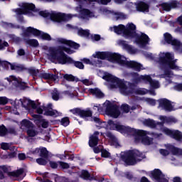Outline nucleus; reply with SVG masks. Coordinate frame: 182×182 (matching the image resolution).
<instances>
[{
	"label": "nucleus",
	"instance_id": "nucleus-1",
	"mask_svg": "<svg viewBox=\"0 0 182 182\" xmlns=\"http://www.w3.org/2000/svg\"><path fill=\"white\" fill-rule=\"evenodd\" d=\"M56 42L62 46L57 48L50 47L48 49L47 55L48 56V59H50L51 62L53 63H59L60 65L73 63L74 66L77 68V69H85L83 63L80 61H75L72 58L65 54L68 53V55H72V53H75V50L73 49H79V48H80V45L72 41L60 38H57Z\"/></svg>",
	"mask_w": 182,
	"mask_h": 182
},
{
	"label": "nucleus",
	"instance_id": "nucleus-2",
	"mask_svg": "<svg viewBox=\"0 0 182 182\" xmlns=\"http://www.w3.org/2000/svg\"><path fill=\"white\" fill-rule=\"evenodd\" d=\"M99 59H101V60ZM106 59L107 60H109V62L118 63L120 66L134 69V70H136V72H140L144 69L143 68V65L136 61H127V59L124 56L110 52L97 51L92 55V58L91 59L83 58L81 60L86 63V65H92V66L101 68L102 60H105Z\"/></svg>",
	"mask_w": 182,
	"mask_h": 182
},
{
	"label": "nucleus",
	"instance_id": "nucleus-3",
	"mask_svg": "<svg viewBox=\"0 0 182 182\" xmlns=\"http://www.w3.org/2000/svg\"><path fill=\"white\" fill-rule=\"evenodd\" d=\"M18 9H14L12 11L15 12L17 16L21 15H27L28 16H43V18H48L53 21V22H68L72 18H76L77 14H65L52 11L49 13L48 11H36L35 10V4L32 3L20 2L18 4Z\"/></svg>",
	"mask_w": 182,
	"mask_h": 182
},
{
	"label": "nucleus",
	"instance_id": "nucleus-4",
	"mask_svg": "<svg viewBox=\"0 0 182 182\" xmlns=\"http://www.w3.org/2000/svg\"><path fill=\"white\" fill-rule=\"evenodd\" d=\"M102 78L108 82L109 89H119L121 95L124 96H136V95H146V93L156 96V91L154 90L149 91L145 88H137L134 84L124 80H120L109 73H105Z\"/></svg>",
	"mask_w": 182,
	"mask_h": 182
},
{
	"label": "nucleus",
	"instance_id": "nucleus-5",
	"mask_svg": "<svg viewBox=\"0 0 182 182\" xmlns=\"http://www.w3.org/2000/svg\"><path fill=\"white\" fill-rule=\"evenodd\" d=\"M111 32L117 35H122L126 39H134V43L139 48H146L150 45V38L144 33L136 32V25L129 23L126 26L123 24L109 27Z\"/></svg>",
	"mask_w": 182,
	"mask_h": 182
},
{
	"label": "nucleus",
	"instance_id": "nucleus-6",
	"mask_svg": "<svg viewBox=\"0 0 182 182\" xmlns=\"http://www.w3.org/2000/svg\"><path fill=\"white\" fill-rule=\"evenodd\" d=\"M77 6L75 8L76 12L80 14L81 19H89L90 18H97L99 14L95 11V4L99 5H108L112 0H74Z\"/></svg>",
	"mask_w": 182,
	"mask_h": 182
},
{
	"label": "nucleus",
	"instance_id": "nucleus-7",
	"mask_svg": "<svg viewBox=\"0 0 182 182\" xmlns=\"http://www.w3.org/2000/svg\"><path fill=\"white\" fill-rule=\"evenodd\" d=\"M177 60H174V54L173 53H160L159 59L156 60L158 66L161 70H164V74L159 75V77H164L166 80L171 79L174 76L173 70H182V68L176 64Z\"/></svg>",
	"mask_w": 182,
	"mask_h": 182
},
{
	"label": "nucleus",
	"instance_id": "nucleus-8",
	"mask_svg": "<svg viewBox=\"0 0 182 182\" xmlns=\"http://www.w3.org/2000/svg\"><path fill=\"white\" fill-rule=\"evenodd\" d=\"M108 124L111 130H117L122 134H127L128 136H134L135 139V143H139L140 141L142 144L145 146H150L153 143V138H150L147 136H144V132L141 130H137L129 127H124L120 125L119 122H114L112 120L108 121Z\"/></svg>",
	"mask_w": 182,
	"mask_h": 182
},
{
	"label": "nucleus",
	"instance_id": "nucleus-9",
	"mask_svg": "<svg viewBox=\"0 0 182 182\" xmlns=\"http://www.w3.org/2000/svg\"><path fill=\"white\" fill-rule=\"evenodd\" d=\"M93 111L95 113V117L93 116L91 117L92 122H95L96 124L97 129H105L106 127V122H102L100 118H99V113L100 112H105L107 116L110 117H113L114 119H117L119 116H120V111L119 110V107L112 103L110 101L107 100L102 105H96L93 107Z\"/></svg>",
	"mask_w": 182,
	"mask_h": 182
},
{
	"label": "nucleus",
	"instance_id": "nucleus-10",
	"mask_svg": "<svg viewBox=\"0 0 182 182\" xmlns=\"http://www.w3.org/2000/svg\"><path fill=\"white\" fill-rule=\"evenodd\" d=\"M20 102L21 103V106L25 109H28V106H31L32 109H36V112L38 114L51 116V117H58V116H60V112L52 109V104H48L47 107H45V105L36 104L34 101H31L28 98L20 99Z\"/></svg>",
	"mask_w": 182,
	"mask_h": 182
},
{
	"label": "nucleus",
	"instance_id": "nucleus-11",
	"mask_svg": "<svg viewBox=\"0 0 182 182\" xmlns=\"http://www.w3.org/2000/svg\"><path fill=\"white\" fill-rule=\"evenodd\" d=\"M121 158L127 166H134L146 159V156L136 149L125 151L121 153Z\"/></svg>",
	"mask_w": 182,
	"mask_h": 182
},
{
	"label": "nucleus",
	"instance_id": "nucleus-12",
	"mask_svg": "<svg viewBox=\"0 0 182 182\" xmlns=\"http://www.w3.org/2000/svg\"><path fill=\"white\" fill-rule=\"evenodd\" d=\"M30 35H33L40 38V39H43L44 41H50V36L46 33H43L33 27H28L24 31L25 36H29Z\"/></svg>",
	"mask_w": 182,
	"mask_h": 182
},
{
	"label": "nucleus",
	"instance_id": "nucleus-13",
	"mask_svg": "<svg viewBox=\"0 0 182 182\" xmlns=\"http://www.w3.org/2000/svg\"><path fill=\"white\" fill-rule=\"evenodd\" d=\"M53 100L56 102L63 97H70V99H74V97H79V94L77 92H70V91H63L61 94L59 93L58 90L55 89L51 92Z\"/></svg>",
	"mask_w": 182,
	"mask_h": 182
},
{
	"label": "nucleus",
	"instance_id": "nucleus-14",
	"mask_svg": "<svg viewBox=\"0 0 182 182\" xmlns=\"http://www.w3.org/2000/svg\"><path fill=\"white\" fill-rule=\"evenodd\" d=\"M21 127L23 130H27V134L29 137H35L38 134V132L35 130V126L31 121L28 119H23L21 123Z\"/></svg>",
	"mask_w": 182,
	"mask_h": 182
},
{
	"label": "nucleus",
	"instance_id": "nucleus-15",
	"mask_svg": "<svg viewBox=\"0 0 182 182\" xmlns=\"http://www.w3.org/2000/svg\"><path fill=\"white\" fill-rule=\"evenodd\" d=\"M90 147H93V151L95 154H99L102 152V147L99 148L97 146L99 143V132H95L92 135L90 136L89 139Z\"/></svg>",
	"mask_w": 182,
	"mask_h": 182
},
{
	"label": "nucleus",
	"instance_id": "nucleus-16",
	"mask_svg": "<svg viewBox=\"0 0 182 182\" xmlns=\"http://www.w3.org/2000/svg\"><path fill=\"white\" fill-rule=\"evenodd\" d=\"M164 38L166 43L172 45V46H173L174 49L176 50H182V43H181L179 41L173 38L171 34L165 33L164 34Z\"/></svg>",
	"mask_w": 182,
	"mask_h": 182
},
{
	"label": "nucleus",
	"instance_id": "nucleus-17",
	"mask_svg": "<svg viewBox=\"0 0 182 182\" xmlns=\"http://www.w3.org/2000/svg\"><path fill=\"white\" fill-rule=\"evenodd\" d=\"M162 133L166 134V136H169L172 139L176 140L179 143H182V133L178 130H171L168 129V128L164 127L161 129Z\"/></svg>",
	"mask_w": 182,
	"mask_h": 182
},
{
	"label": "nucleus",
	"instance_id": "nucleus-18",
	"mask_svg": "<svg viewBox=\"0 0 182 182\" xmlns=\"http://www.w3.org/2000/svg\"><path fill=\"white\" fill-rule=\"evenodd\" d=\"M70 112L75 116H80V117H92V111L89 108L86 109L74 108L73 109H70Z\"/></svg>",
	"mask_w": 182,
	"mask_h": 182
},
{
	"label": "nucleus",
	"instance_id": "nucleus-19",
	"mask_svg": "<svg viewBox=\"0 0 182 182\" xmlns=\"http://www.w3.org/2000/svg\"><path fill=\"white\" fill-rule=\"evenodd\" d=\"M7 174L9 177H11V178L18 180V181L23 180V178H25V176H26V173H25V171L22 168L17 169L16 171L7 172Z\"/></svg>",
	"mask_w": 182,
	"mask_h": 182
},
{
	"label": "nucleus",
	"instance_id": "nucleus-20",
	"mask_svg": "<svg viewBox=\"0 0 182 182\" xmlns=\"http://www.w3.org/2000/svg\"><path fill=\"white\" fill-rule=\"evenodd\" d=\"M139 79L145 83H149L151 89H159L160 87V82L156 80H152L150 75H141Z\"/></svg>",
	"mask_w": 182,
	"mask_h": 182
},
{
	"label": "nucleus",
	"instance_id": "nucleus-21",
	"mask_svg": "<svg viewBox=\"0 0 182 182\" xmlns=\"http://www.w3.org/2000/svg\"><path fill=\"white\" fill-rule=\"evenodd\" d=\"M158 102L159 103V107L162 110H165V112H172V110H174L173 105H171V102H170L168 100L163 98L159 100Z\"/></svg>",
	"mask_w": 182,
	"mask_h": 182
},
{
	"label": "nucleus",
	"instance_id": "nucleus-22",
	"mask_svg": "<svg viewBox=\"0 0 182 182\" xmlns=\"http://www.w3.org/2000/svg\"><path fill=\"white\" fill-rule=\"evenodd\" d=\"M118 44L122 46V49H124V50H127L128 53H130V55H134L135 53H137V49L134 48L133 46H130L127 43V42L119 40L118 41Z\"/></svg>",
	"mask_w": 182,
	"mask_h": 182
},
{
	"label": "nucleus",
	"instance_id": "nucleus-23",
	"mask_svg": "<svg viewBox=\"0 0 182 182\" xmlns=\"http://www.w3.org/2000/svg\"><path fill=\"white\" fill-rule=\"evenodd\" d=\"M135 6L136 11L139 12H143L144 14H148L150 6H149V3H146L144 1H137L135 4Z\"/></svg>",
	"mask_w": 182,
	"mask_h": 182
},
{
	"label": "nucleus",
	"instance_id": "nucleus-24",
	"mask_svg": "<svg viewBox=\"0 0 182 182\" xmlns=\"http://www.w3.org/2000/svg\"><path fill=\"white\" fill-rule=\"evenodd\" d=\"M166 150H168L169 153L173 156H182V149L175 146L174 145H171L168 144L165 145Z\"/></svg>",
	"mask_w": 182,
	"mask_h": 182
},
{
	"label": "nucleus",
	"instance_id": "nucleus-25",
	"mask_svg": "<svg viewBox=\"0 0 182 182\" xmlns=\"http://www.w3.org/2000/svg\"><path fill=\"white\" fill-rule=\"evenodd\" d=\"M95 11L98 14V16H100V15H104L105 16H109V18L112 17V14L113 12V11L109 10V9L106 7H100L96 10L95 9Z\"/></svg>",
	"mask_w": 182,
	"mask_h": 182
},
{
	"label": "nucleus",
	"instance_id": "nucleus-26",
	"mask_svg": "<svg viewBox=\"0 0 182 182\" xmlns=\"http://www.w3.org/2000/svg\"><path fill=\"white\" fill-rule=\"evenodd\" d=\"M144 124L145 126H147L148 127H150L151 129H156L157 126H163V123L161 122H156L154 119H145L144 121Z\"/></svg>",
	"mask_w": 182,
	"mask_h": 182
},
{
	"label": "nucleus",
	"instance_id": "nucleus-27",
	"mask_svg": "<svg viewBox=\"0 0 182 182\" xmlns=\"http://www.w3.org/2000/svg\"><path fill=\"white\" fill-rule=\"evenodd\" d=\"M88 92H90L92 96L98 99H102V97H105V94H103L99 88H90L88 90Z\"/></svg>",
	"mask_w": 182,
	"mask_h": 182
},
{
	"label": "nucleus",
	"instance_id": "nucleus-28",
	"mask_svg": "<svg viewBox=\"0 0 182 182\" xmlns=\"http://www.w3.org/2000/svg\"><path fill=\"white\" fill-rule=\"evenodd\" d=\"M40 76L41 79H45L46 80H53V82H56V80H58V75L50 73H41Z\"/></svg>",
	"mask_w": 182,
	"mask_h": 182
},
{
	"label": "nucleus",
	"instance_id": "nucleus-29",
	"mask_svg": "<svg viewBox=\"0 0 182 182\" xmlns=\"http://www.w3.org/2000/svg\"><path fill=\"white\" fill-rule=\"evenodd\" d=\"M111 18L113 21H119V19H126L127 18V15L120 12L112 11Z\"/></svg>",
	"mask_w": 182,
	"mask_h": 182
},
{
	"label": "nucleus",
	"instance_id": "nucleus-30",
	"mask_svg": "<svg viewBox=\"0 0 182 182\" xmlns=\"http://www.w3.org/2000/svg\"><path fill=\"white\" fill-rule=\"evenodd\" d=\"M107 136L110 139V144L111 146H114V147H120V144H119V141L117 138L114 136V135L112 134V133H107Z\"/></svg>",
	"mask_w": 182,
	"mask_h": 182
},
{
	"label": "nucleus",
	"instance_id": "nucleus-31",
	"mask_svg": "<svg viewBox=\"0 0 182 182\" xmlns=\"http://www.w3.org/2000/svg\"><path fill=\"white\" fill-rule=\"evenodd\" d=\"M11 70H16V72H22L25 69V67L21 64L8 63Z\"/></svg>",
	"mask_w": 182,
	"mask_h": 182
},
{
	"label": "nucleus",
	"instance_id": "nucleus-32",
	"mask_svg": "<svg viewBox=\"0 0 182 182\" xmlns=\"http://www.w3.org/2000/svg\"><path fill=\"white\" fill-rule=\"evenodd\" d=\"M36 153H39L40 156L43 157V159H48L49 156V151L46 148H41V149H36Z\"/></svg>",
	"mask_w": 182,
	"mask_h": 182
},
{
	"label": "nucleus",
	"instance_id": "nucleus-33",
	"mask_svg": "<svg viewBox=\"0 0 182 182\" xmlns=\"http://www.w3.org/2000/svg\"><path fill=\"white\" fill-rule=\"evenodd\" d=\"M171 8H174L173 3H162L159 4V9H162V11L168 12L169 11H171Z\"/></svg>",
	"mask_w": 182,
	"mask_h": 182
},
{
	"label": "nucleus",
	"instance_id": "nucleus-34",
	"mask_svg": "<svg viewBox=\"0 0 182 182\" xmlns=\"http://www.w3.org/2000/svg\"><path fill=\"white\" fill-rule=\"evenodd\" d=\"M77 35L83 38H87L90 36V31L83 30L82 28H79L77 30Z\"/></svg>",
	"mask_w": 182,
	"mask_h": 182
},
{
	"label": "nucleus",
	"instance_id": "nucleus-35",
	"mask_svg": "<svg viewBox=\"0 0 182 182\" xmlns=\"http://www.w3.org/2000/svg\"><path fill=\"white\" fill-rule=\"evenodd\" d=\"M63 77L68 82H79V78L73 76V75L65 74Z\"/></svg>",
	"mask_w": 182,
	"mask_h": 182
},
{
	"label": "nucleus",
	"instance_id": "nucleus-36",
	"mask_svg": "<svg viewBox=\"0 0 182 182\" xmlns=\"http://www.w3.org/2000/svg\"><path fill=\"white\" fill-rule=\"evenodd\" d=\"M26 43L30 46H33V48H36V46H39V43L36 39H27L26 40Z\"/></svg>",
	"mask_w": 182,
	"mask_h": 182
},
{
	"label": "nucleus",
	"instance_id": "nucleus-37",
	"mask_svg": "<svg viewBox=\"0 0 182 182\" xmlns=\"http://www.w3.org/2000/svg\"><path fill=\"white\" fill-rule=\"evenodd\" d=\"M7 80L9 82H12L13 83H17V85H21V83H22V80H21V78H16L15 76H10L7 78Z\"/></svg>",
	"mask_w": 182,
	"mask_h": 182
},
{
	"label": "nucleus",
	"instance_id": "nucleus-38",
	"mask_svg": "<svg viewBox=\"0 0 182 182\" xmlns=\"http://www.w3.org/2000/svg\"><path fill=\"white\" fill-rule=\"evenodd\" d=\"M9 46V43L8 42L0 38V50H5Z\"/></svg>",
	"mask_w": 182,
	"mask_h": 182
},
{
	"label": "nucleus",
	"instance_id": "nucleus-39",
	"mask_svg": "<svg viewBox=\"0 0 182 182\" xmlns=\"http://www.w3.org/2000/svg\"><path fill=\"white\" fill-rule=\"evenodd\" d=\"M80 176L84 180H90V174L87 171H82Z\"/></svg>",
	"mask_w": 182,
	"mask_h": 182
},
{
	"label": "nucleus",
	"instance_id": "nucleus-40",
	"mask_svg": "<svg viewBox=\"0 0 182 182\" xmlns=\"http://www.w3.org/2000/svg\"><path fill=\"white\" fill-rule=\"evenodd\" d=\"M36 163L40 166H46L48 164V158H39L36 159Z\"/></svg>",
	"mask_w": 182,
	"mask_h": 182
},
{
	"label": "nucleus",
	"instance_id": "nucleus-41",
	"mask_svg": "<svg viewBox=\"0 0 182 182\" xmlns=\"http://www.w3.org/2000/svg\"><path fill=\"white\" fill-rule=\"evenodd\" d=\"M148 4L149 6H151L152 8H154V9H157V8H159V5H160L159 4L156 0H149L148 2Z\"/></svg>",
	"mask_w": 182,
	"mask_h": 182
},
{
	"label": "nucleus",
	"instance_id": "nucleus-42",
	"mask_svg": "<svg viewBox=\"0 0 182 182\" xmlns=\"http://www.w3.org/2000/svg\"><path fill=\"white\" fill-rule=\"evenodd\" d=\"M59 163V167L62 168L63 170H68L69 167H70V165L69 164L63 162V161H58Z\"/></svg>",
	"mask_w": 182,
	"mask_h": 182
},
{
	"label": "nucleus",
	"instance_id": "nucleus-43",
	"mask_svg": "<svg viewBox=\"0 0 182 182\" xmlns=\"http://www.w3.org/2000/svg\"><path fill=\"white\" fill-rule=\"evenodd\" d=\"M145 134H150L154 139H160L163 136V134H157L154 132H145Z\"/></svg>",
	"mask_w": 182,
	"mask_h": 182
},
{
	"label": "nucleus",
	"instance_id": "nucleus-44",
	"mask_svg": "<svg viewBox=\"0 0 182 182\" xmlns=\"http://www.w3.org/2000/svg\"><path fill=\"white\" fill-rule=\"evenodd\" d=\"M121 109L124 113H129L130 112V106L127 104H123L121 107Z\"/></svg>",
	"mask_w": 182,
	"mask_h": 182
},
{
	"label": "nucleus",
	"instance_id": "nucleus-45",
	"mask_svg": "<svg viewBox=\"0 0 182 182\" xmlns=\"http://www.w3.org/2000/svg\"><path fill=\"white\" fill-rule=\"evenodd\" d=\"M10 148H11V144L9 143L2 142L1 144V149H2V150H9Z\"/></svg>",
	"mask_w": 182,
	"mask_h": 182
},
{
	"label": "nucleus",
	"instance_id": "nucleus-46",
	"mask_svg": "<svg viewBox=\"0 0 182 182\" xmlns=\"http://www.w3.org/2000/svg\"><path fill=\"white\" fill-rule=\"evenodd\" d=\"M62 126H65V127H66V126H69V123H70V121H69V118L68 117H64L61 119V122H60Z\"/></svg>",
	"mask_w": 182,
	"mask_h": 182
},
{
	"label": "nucleus",
	"instance_id": "nucleus-47",
	"mask_svg": "<svg viewBox=\"0 0 182 182\" xmlns=\"http://www.w3.org/2000/svg\"><path fill=\"white\" fill-rule=\"evenodd\" d=\"M6 127L5 126L0 127V136H4L6 135L7 133Z\"/></svg>",
	"mask_w": 182,
	"mask_h": 182
},
{
	"label": "nucleus",
	"instance_id": "nucleus-48",
	"mask_svg": "<svg viewBox=\"0 0 182 182\" xmlns=\"http://www.w3.org/2000/svg\"><path fill=\"white\" fill-rule=\"evenodd\" d=\"M50 164V167H51V168H56L57 167H59V161H50L49 162Z\"/></svg>",
	"mask_w": 182,
	"mask_h": 182
},
{
	"label": "nucleus",
	"instance_id": "nucleus-49",
	"mask_svg": "<svg viewBox=\"0 0 182 182\" xmlns=\"http://www.w3.org/2000/svg\"><path fill=\"white\" fill-rule=\"evenodd\" d=\"M101 156L102 157H105V159H107V157H110V153H109V151H107L105 149H102Z\"/></svg>",
	"mask_w": 182,
	"mask_h": 182
},
{
	"label": "nucleus",
	"instance_id": "nucleus-50",
	"mask_svg": "<svg viewBox=\"0 0 182 182\" xmlns=\"http://www.w3.org/2000/svg\"><path fill=\"white\" fill-rule=\"evenodd\" d=\"M79 82H81L85 86H90L92 85V81L89 79L79 80Z\"/></svg>",
	"mask_w": 182,
	"mask_h": 182
},
{
	"label": "nucleus",
	"instance_id": "nucleus-51",
	"mask_svg": "<svg viewBox=\"0 0 182 182\" xmlns=\"http://www.w3.org/2000/svg\"><path fill=\"white\" fill-rule=\"evenodd\" d=\"M146 102L147 105H149V106H156V100L154 99L147 98Z\"/></svg>",
	"mask_w": 182,
	"mask_h": 182
},
{
	"label": "nucleus",
	"instance_id": "nucleus-52",
	"mask_svg": "<svg viewBox=\"0 0 182 182\" xmlns=\"http://www.w3.org/2000/svg\"><path fill=\"white\" fill-rule=\"evenodd\" d=\"M174 90H177L178 92H181L182 90V83H176L173 86Z\"/></svg>",
	"mask_w": 182,
	"mask_h": 182
},
{
	"label": "nucleus",
	"instance_id": "nucleus-53",
	"mask_svg": "<svg viewBox=\"0 0 182 182\" xmlns=\"http://www.w3.org/2000/svg\"><path fill=\"white\" fill-rule=\"evenodd\" d=\"M159 153L162 156H168V154H170V151H168V149H160Z\"/></svg>",
	"mask_w": 182,
	"mask_h": 182
},
{
	"label": "nucleus",
	"instance_id": "nucleus-54",
	"mask_svg": "<svg viewBox=\"0 0 182 182\" xmlns=\"http://www.w3.org/2000/svg\"><path fill=\"white\" fill-rule=\"evenodd\" d=\"M41 126H42V127H43V129H48V127L49 126V122L48 121H46V119H43L41 121Z\"/></svg>",
	"mask_w": 182,
	"mask_h": 182
},
{
	"label": "nucleus",
	"instance_id": "nucleus-55",
	"mask_svg": "<svg viewBox=\"0 0 182 182\" xmlns=\"http://www.w3.org/2000/svg\"><path fill=\"white\" fill-rule=\"evenodd\" d=\"M8 103V98L6 97H0V105H6Z\"/></svg>",
	"mask_w": 182,
	"mask_h": 182
},
{
	"label": "nucleus",
	"instance_id": "nucleus-56",
	"mask_svg": "<svg viewBox=\"0 0 182 182\" xmlns=\"http://www.w3.org/2000/svg\"><path fill=\"white\" fill-rule=\"evenodd\" d=\"M166 123H177V119L173 117H169Z\"/></svg>",
	"mask_w": 182,
	"mask_h": 182
},
{
	"label": "nucleus",
	"instance_id": "nucleus-57",
	"mask_svg": "<svg viewBox=\"0 0 182 182\" xmlns=\"http://www.w3.org/2000/svg\"><path fill=\"white\" fill-rule=\"evenodd\" d=\"M171 164H172L173 166H180L181 164L178 161H177L175 158H172L171 159Z\"/></svg>",
	"mask_w": 182,
	"mask_h": 182
},
{
	"label": "nucleus",
	"instance_id": "nucleus-58",
	"mask_svg": "<svg viewBox=\"0 0 182 182\" xmlns=\"http://www.w3.org/2000/svg\"><path fill=\"white\" fill-rule=\"evenodd\" d=\"M11 38L14 41V42H16V43H18V42H21V38L15 35H11Z\"/></svg>",
	"mask_w": 182,
	"mask_h": 182
},
{
	"label": "nucleus",
	"instance_id": "nucleus-59",
	"mask_svg": "<svg viewBox=\"0 0 182 182\" xmlns=\"http://www.w3.org/2000/svg\"><path fill=\"white\" fill-rule=\"evenodd\" d=\"M77 90H78V92H80V93H86L87 89L86 88H83L82 87H78L76 88Z\"/></svg>",
	"mask_w": 182,
	"mask_h": 182
},
{
	"label": "nucleus",
	"instance_id": "nucleus-60",
	"mask_svg": "<svg viewBox=\"0 0 182 182\" xmlns=\"http://www.w3.org/2000/svg\"><path fill=\"white\" fill-rule=\"evenodd\" d=\"M92 41H100V36L97 34H95L92 36Z\"/></svg>",
	"mask_w": 182,
	"mask_h": 182
},
{
	"label": "nucleus",
	"instance_id": "nucleus-61",
	"mask_svg": "<svg viewBox=\"0 0 182 182\" xmlns=\"http://www.w3.org/2000/svg\"><path fill=\"white\" fill-rule=\"evenodd\" d=\"M134 6V4L132 2L128 3L126 6V7L128 8V9H131V11L133 10Z\"/></svg>",
	"mask_w": 182,
	"mask_h": 182
},
{
	"label": "nucleus",
	"instance_id": "nucleus-62",
	"mask_svg": "<svg viewBox=\"0 0 182 182\" xmlns=\"http://www.w3.org/2000/svg\"><path fill=\"white\" fill-rule=\"evenodd\" d=\"M159 119H161L163 123H167L168 117L166 116H160Z\"/></svg>",
	"mask_w": 182,
	"mask_h": 182
},
{
	"label": "nucleus",
	"instance_id": "nucleus-63",
	"mask_svg": "<svg viewBox=\"0 0 182 182\" xmlns=\"http://www.w3.org/2000/svg\"><path fill=\"white\" fill-rule=\"evenodd\" d=\"M18 159L19 160H25L26 159V155H25V154H19Z\"/></svg>",
	"mask_w": 182,
	"mask_h": 182
},
{
	"label": "nucleus",
	"instance_id": "nucleus-64",
	"mask_svg": "<svg viewBox=\"0 0 182 182\" xmlns=\"http://www.w3.org/2000/svg\"><path fill=\"white\" fill-rule=\"evenodd\" d=\"M173 182H182L181 178L176 176L173 178Z\"/></svg>",
	"mask_w": 182,
	"mask_h": 182
}]
</instances>
